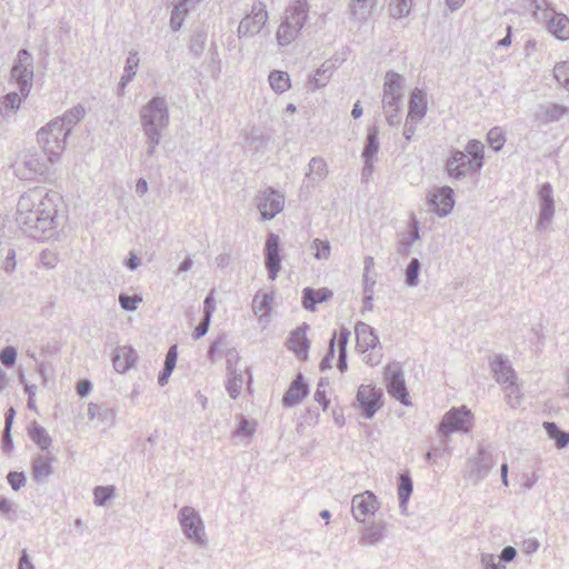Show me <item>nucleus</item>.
Returning <instances> with one entry per match:
<instances>
[{
	"mask_svg": "<svg viewBox=\"0 0 569 569\" xmlns=\"http://www.w3.org/2000/svg\"><path fill=\"white\" fill-rule=\"evenodd\" d=\"M336 333L332 335V337L329 340V347L326 356L322 358L319 365L320 371H326L332 367V360L335 358L336 353Z\"/></svg>",
	"mask_w": 569,
	"mask_h": 569,
	"instance_id": "6e6d98bb",
	"label": "nucleus"
},
{
	"mask_svg": "<svg viewBox=\"0 0 569 569\" xmlns=\"http://www.w3.org/2000/svg\"><path fill=\"white\" fill-rule=\"evenodd\" d=\"M224 357H226L228 373H234V371H238L236 368V365L239 361V355H238L237 350L233 348H227L224 351Z\"/></svg>",
	"mask_w": 569,
	"mask_h": 569,
	"instance_id": "0e129e2a",
	"label": "nucleus"
},
{
	"mask_svg": "<svg viewBox=\"0 0 569 569\" xmlns=\"http://www.w3.org/2000/svg\"><path fill=\"white\" fill-rule=\"evenodd\" d=\"M309 393V386L302 373H298L291 381L288 390L282 397V405L292 408L299 405Z\"/></svg>",
	"mask_w": 569,
	"mask_h": 569,
	"instance_id": "f3484780",
	"label": "nucleus"
},
{
	"mask_svg": "<svg viewBox=\"0 0 569 569\" xmlns=\"http://www.w3.org/2000/svg\"><path fill=\"white\" fill-rule=\"evenodd\" d=\"M52 460L48 455H37L32 460V477L43 482L52 473Z\"/></svg>",
	"mask_w": 569,
	"mask_h": 569,
	"instance_id": "72a5a7b5",
	"label": "nucleus"
},
{
	"mask_svg": "<svg viewBox=\"0 0 569 569\" xmlns=\"http://www.w3.org/2000/svg\"><path fill=\"white\" fill-rule=\"evenodd\" d=\"M119 305L124 311L133 312L138 309V305L142 301L140 296H129L127 293L119 295Z\"/></svg>",
	"mask_w": 569,
	"mask_h": 569,
	"instance_id": "5fc2aeb1",
	"label": "nucleus"
},
{
	"mask_svg": "<svg viewBox=\"0 0 569 569\" xmlns=\"http://www.w3.org/2000/svg\"><path fill=\"white\" fill-rule=\"evenodd\" d=\"M207 36L203 31H197L190 39L189 50L196 56L200 57L206 46Z\"/></svg>",
	"mask_w": 569,
	"mask_h": 569,
	"instance_id": "603ef678",
	"label": "nucleus"
},
{
	"mask_svg": "<svg viewBox=\"0 0 569 569\" xmlns=\"http://www.w3.org/2000/svg\"><path fill=\"white\" fill-rule=\"evenodd\" d=\"M0 360L4 367H12L17 360V349L12 346L4 347L0 351Z\"/></svg>",
	"mask_w": 569,
	"mask_h": 569,
	"instance_id": "bf43d9fd",
	"label": "nucleus"
},
{
	"mask_svg": "<svg viewBox=\"0 0 569 569\" xmlns=\"http://www.w3.org/2000/svg\"><path fill=\"white\" fill-rule=\"evenodd\" d=\"M264 266L270 280H276L281 269L280 257V238L278 234L270 232L264 244Z\"/></svg>",
	"mask_w": 569,
	"mask_h": 569,
	"instance_id": "4468645a",
	"label": "nucleus"
},
{
	"mask_svg": "<svg viewBox=\"0 0 569 569\" xmlns=\"http://www.w3.org/2000/svg\"><path fill=\"white\" fill-rule=\"evenodd\" d=\"M7 479L14 491H18L26 483V476L23 472L10 471Z\"/></svg>",
	"mask_w": 569,
	"mask_h": 569,
	"instance_id": "69168bd1",
	"label": "nucleus"
},
{
	"mask_svg": "<svg viewBox=\"0 0 569 569\" xmlns=\"http://www.w3.org/2000/svg\"><path fill=\"white\" fill-rule=\"evenodd\" d=\"M143 133L148 138V148L146 151V158H144L143 162L148 163V161L154 156L156 149H157L158 144L160 143L161 132L143 131Z\"/></svg>",
	"mask_w": 569,
	"mask_h": 569,
	"instance_id": "864d4df0",
	"label": "nucleus"
},
{
	"mask_svg": "<svg viewBox=\"0 0 569 569\" xmlns=\"http://www.w3.org/2000/svg\"><path fill=\"white\" fill-rule=\"evenodd\" d=\"M227 336L224 333L218 336L209 346L207 357L211 363H214L217 359L221 356L222 348L227 349Z\"/></svg>",
	"mask_w": 569,
	"mask_h": 569,
	"instance_id": "a18cd8bd",
	"label": "nucleus"
},
{
	"mask_svg": "<svg viewBox=\"0 0 569 569\" xmlns=\"http://www.w3.org/2000/svg\"><path fill=\"white\" fill-rule=\"evenodd\" d=\"M308 329L309 326L307 323H302L290 332V336L286 341L287 348L300 360H307L308 358V351L310 348V341L307 338Z\"/></svg>",
	"mask_w": 569,
	"mask_h": 569,
	"instance_id": "dca6fc26",
	"label": "nucleus"
},
{
	"mask_svg": "<svg viewBox=\"0 0 569 569\" xmlns=\"http://www.w3.org/2000/svg\"><path fill=\"white\" fill-rule=\"evenodd\" d=\"M428 110V102L426 98V92L419 88H416L409 99L408 107V120L419 122L421 121Z\"/></svg>",
	"mask_w": 569,
	"mask_h": 569,
	"instance_id": "5701e85b",
	"label": "nucleus"
},
{
	"mask_svg": "<svg viewBox=\"0 0 569 569\" xmlns=\"http://www.w3.org/2000/svg\"><path fill=\"white\" fill-rule=\"evenodd\" d=\"M483 144L476 139L470 140L465 151L455 149L446 161V172L452 180H461L477 173L483 166Z\"/></svg>",
	"mask_w": 569,
	"mask_h": 569,
	"instance_id": "f03ea898",
	"label": "nucleus"
},
{
	"mask_svg": "<svg viewBox=\"0 0 569 569\" xmlns=\"http://www.w3.org/2000/svg\"><path fill=\"white\" fill-rule=\"evenodd\" d=\"M211 322V317L202 316L200 322L197 325V327L193 330L192 337L193 339L198 340L207 335L209 327Z\"/></svg>",
	"mask_w": 569,
	"mask_h": 569,
	"instance_id": "338daca9",
	"label": "nucleus"
},
{
	"mask_svg": "<svg viewBox=\"0 0 569 569\" xmlns=\"http://www.w3.org/2000/svg\"><path fill=\"white\" fill-rule=\"evenodd\" d=\"M487 141L495 151H499L503 147L506 138L502 130L499 127H495L489 130Z\"/></svg>",
	"mask_w": 569,
	"mask_h": 569,
	"instance_id": "8fccbe9b",
	"label": "nucleus"
},
{
	"mask_svg": "<svg viewBox=\"0 0 569 569\" xmlns=\"http://www.w3.org/2000/svg\"><path fill=\"white\" fill-rule=\"evenodd\" d=\"M229 379L226 383V389L229 396L232 399H236L241 390L242 386V373L240 371H234V373H229Z\"/></svg>",
	"mask_w": 569,
	"mask_h": 569,
	"instance_id": "09e8293b",
	"label": "nucleus"
},
{
	"mask_svg": "<svg viewBox=\"0 0 569 569\" xmlns=\"http://www.w3.org/2000/svg\"><path fill=\"white\" fill-rule=\"evenodd\" d=\"M269 83H270V87L277 93H282V92L287 91L291 86L289 74L284 71H280V70H273L270 72Z\"/></svg>",
	"mask_w": 569,
	"mask_h": 569,
	"instance_id": "ea45409f",
	"label": "nucleus"
},
{
	"mask_svg": "<svg viewBox=\"0 0 569 569\" xmlns=\"http://www.w3.org/2000/svg\"><path fill=\"white\" fill-rule=\"evenodd\" d=\"M86 114V109L82 104H77L73 108L67 110L61 117H58L50 121L52 131H57L61 134L62 130H72V127L81 121Z\"/></svg>",
	"mask_w": 569,
	"mask_h": 569,
	"instance_id": "6ab92c4d",
	"label": "nucleus"
},
{
	"mask_svg": "<svg viewBox=\"0 0 569 569\" xmlns=\"http://www.w3.org/2000/svg\"><path fill=\"white\" fill-rule=\"evenodd\" d=\"M413 483L409 471H403L398 476V500L401 512L405 513L409 499L412 495Z\"/></svg>",
	"mask_w": 569,
	"mask_h": 569,
	"instance_id": "473e14b6",
	"label": "nucleus"
},
{
	"mask_svg": "<svg viewBox=\"0 0 569 569\" xmlns=\"http://www.w3.org/2000/svg\"><path fill=\"white\" fill-rule=\"evenodd\" d=\"M268 20V12L266 4L262 2L254 3L248 13L238 26V37L247 38L258 34Z\"/></svg>",
	"mask_w": 569,
	"mask_h": 569,
	"instance_id": "9d476101",
	"label": "nucleus"
},
{
	"mask_svg": "<svg viewBox=\"0 0 569 569\" xmlns=\"http://www.w3.org/2000/svg\"><path fill=\"white\" fill-rule=\"evenodd\" d=\"M421 269V263L418 258H412L405 271L406 283L409 287H416L419 282V273Z\"/></svg>",
	"mask_w": 569,
	"mask_h": 569,
	"instance_id": "49530a36",
	"label": "nucleus"
},
{
	"mask_svg": "<svg viewBox=\"0 0 569 569\" xmlns=\"http://www.w3.org/2000/svg\"><path fill=\"white\" fill-rule=\"evenodd\" d=\"M455 202L453 190L448 186L437 189L433 193H430L428 199L431 210L440 217L448 216L452 211Z\"/></svg>",
	"mask_w": 569,
	"mask_h": 569,
	"instance_id": "2eb2a0df",
	"label": "nucleus"
},
{
	"mask_svg": "<svg viewBox=\"0 0 569 569\" xmlns=\"http://www.w3.org/2000/svg\"><path fill=\"white\" fill-rule=\"evenodd\" d=\"M189 11V6L184 3V1L179 0V2L174 6L171 17H170V28L172 31H178L182 27V22L184 17Z\"/></svg>",
	"mask_w": 569,
	"mask_h": 569,
	"instance_id": "79ce46f5",
	"label": "nucleus"
},
{
	"mask_svg": "<svg viewBox=\"0 0 569 569\" xmlns=\"http://www.w3.org/2000/svg\"><path fill=\"white\" fill-rule=\"evenodd\" d=\"M356 335L358 347H360L363 352L375 349L379 345V338L375 329L365 322H360L356 326Z\"/></svg>",
	"mask_w": 569,
	"mask_h": 569,
	"instance_id": "c756f323",
	"label": "nucleus"
},
{
	"mask_svg": "<svg viewBox=\"0 0 569 569\" xmlns=\"http://www.w3.org/2000/svg\"><path fill=\"white\" fill-rule=\"evenodd\" d=\"M273 301V293H261L257 292L252 300V310L253 312L261 313V318L263 316H268L271 311V303Z\"/></svg>",
	"mask_w": 569,
	"mask_h": 569,
	"instance_id": "58836bf2",
	"label": "nucleus"
},
{
	"mask_svg": "<svg viewBox=\"0 0 569 569\" xmlns=\"http://www.w3.org/2000/svg\"><path fill=\"white\" fill-rule=\"evenodd\" d=\"M299 32L300 30L293 28L290 23L283 20L277 32L278 43L280 46H288L297 38Z\"/></svg>",
	"mask_w": 569,
	"mask_h": 569,
	"instance_id": "37998d69",
	"label": "nucleus"
},
{
	"mask_svg": "<svg viewBox=\"0 0 569 569\" xmlns=\"http://www.w3.org/2000/svg\"><path fill=\"white\" fill-rule=\"evenodd\" d=\"M480 562L485 569H506V566L501 561H496V557L492 553H481Z\"/></svg>",
	"mask_w": 569,
	"mask_h": 569,
	"instance_id": "e2e57ef3",
	"label": "nucleus"
},
{
	"mask_svg": "<svg viewBox=\"0 0 569 569\" xmlns=\"http://www.w3.org/2000/svg\"><path fill=\"white\" fill-rule=\"evenodd\" d=\"M49 171V166L42 157L38 154L27 156L21 166L17 169V174L23 179H32L34 176H44Z\"/></svg>",
	"mask_w": 569,
	"mask_h": 569,
	"instance_id": "a211bd4d",
	"label": "nucleus"
},
{
	"mask_svg": "<svg viewBox=\"0 0 569 569\" xmlns=\"http://www.w3.org/2000/svg\"><path fill=\"white\" fill-rule=\"evenodd\" d=\"M332 297L328 288L313 289L307 287L302 290V307L306 310L315 311L318 303L325 302Z\"/></svg>",
	"mask_w": 569,
	"mask_h": 569,
	"instance_id": "c85d7f7f",
	"label": "nucleus"
},
{
	"mask_svg": "<svg viewBox=\"0 0 569 569\" xmlns=\"http://www.w3.org/2000/svg\"><path fill=\"white\" fill-rule=\"evenodd\" d=\"M87 416L89 420H97L98 425L103 427L112 426L114 421V410L106 403L98 405L90 402L88 405Z\"/></svg>",
	"mask_w": 569,
	"mask_h": 569,
	"instance_id": "cd10ccee",
	"label": "nucleus"
},
{
	"mask_svg": "<svg viewBox=\"0 0 569 569\" xmlns=\"http://www.w3.org/2000/svg\"><path fill=\"white\" fill-rule=\"evenodd\" d=\"M491 367L499 383L508 386H512L515 383L516 373L508 362L501 357L496 358L491 363Z\"/></svg>",
	"mask_w": 569,
	"mask_h": 569,
	"instance_id": "f704fd0d",
	"label": "nucleus"
},
{
	"mask_svg": "<svg viewBox=\"0 0 569 569\" xmlns=\"http://www.w3.org/2000/svg\"><path fill=\"white\" fill-rule=\"evenodd\" d=\"M26 99L22 94L12 91L7 93L1 100V109L7 113H14L21 106L22 100Z\"/></svg>",
	"mask_w": 569,
	"mask_h": 569,
	"instance_id": "c03bdc74",
	"label": "nucleus"
},
{
	"mask_svg": "<svg viewBox=\"0 0 569 569\" xmlns=\"http://www.w3.org/2000/svg\"><path fill=\"white\" fill-rule=\"evenodd\" d=\"M11 78L16 81L19 92L27 98L32 87L33 58L27 49H20L11 69Z\"/></svg>",
	"mask_w": 569,
	"mask_h": 569,
	"instance_id": "0eeeda50",
	"label": "nucleus"
},
{
	"mask_svg": "<svg viewBox=\"0 0 569 569\" xmlns=\"http://www.w3.org/2000/svg\"><path fill=\"white\" fill-rule=\"evenodd\" d=\"M357 401L361 415L366 419H371L376 412L383 406V392L371 385H361L358 388Z\"/></svg>",
	"mask_w": 569,
	"mask_h": 569,
	"instance_id": "9b49d317",
	"label": "nucleus"
},
{
	"mask_svg": "<svg viewBox=\"0 0 569 569\" xmlns=\"http://www.w3.org/2000/svg\"><path fill=\"white\" fill-rule=\"evenodd\" d=\"M569 108L558 103L540 104L536 112V118L543 122H555L560 120L563 116L568 114Z\"/></svg>",
	"mask_w": 569,
	"mask_h": 569,
	"instance_id": "2f4dec72",
	"label": "nucleus"
},
{
	"mask_svg": "<svg viewBox=\"0 0 569 569\" xmlns=\"http://www.w3.org/2000/svg\"><path fill=\"white\" fill-rule=\"evenodd\" d=\"M62 197L46 188L30 189L20 196L16 221L22 232L33 239H44L59 226L58 207Z\"/></svg>",
	"mask_w": 569,
	"mask_h": 569,
	"instance_id": "f257e3e1",
	"label": "nucleus"
},
{
	"mask_svg": "<svg viewBox=\"0 0 569 569\" xmlns=\"http://www.w3.org/2000/svg\"><path fill=\"white\" fill-rule=\"evenodd\" d=\"M53 128L50 127V122L42 127L37 132L38 143L41 146L44 154L47 156V160L53 164L58 161L60 154L66 148L67 138L70 134V130H62L61 134H58L57 131H52Z\"/></svg>",
	"mask_w": 569,
	"mask_h": 569,
	"instance_id": "423d86ee",
	"label": "nucleus"
},
{
	"mask_svg": "<svg viewBox=\"0 0 569 569\" xmlns=\"http://www.w3.org/2000/svg\"><path fill=\"white\" fill-rule=\"evenodd\" d=\"M286 19L293 28L301 30L308 19L307 0H295L286 11Z\"/></svg>",
	"mask_w": 569,
	"mask_h": 569,
	"instance_id": "393cba45",
	"label": "nucleus"
},
{
	"mask_svg": "<svg viewBox=\"0 0 569 569\" xmlns=\"http://www.w3.org/2000/svg\"><path fill=\"white\" fill-rule=\"evenodd\" d=\"M380 149L379 128L376 124L368 127L365 146L361 152L362 160L376 161Z\"/></svg>",
	"mask_w": 569,
	"mask_h": 569,
	"instance_id": "7c9ffc66",
	"label": "nucleus"
},
{
	"mask_svg": "<svg viewBox=\"0 0 569 569\" xmlns=\"http://www.w3.org/2000/svg\"><path fill=\"white\" fill-rule=\"evenodd\" d=\"M473 425V416L466 407L452 408L442 418L438 425V432L442 441L447 442L449 433L468 432Z\"/></svg>",
	"mask_w": 569,
	"mask_h": 569,
	"instance_id": "20e7f679",
	"label": "nucleus"
},
{
	"mask_svg": "<svg viewBox=\"0 0 569 569\" xmlns=\"http://www.w3.org/2000/svg\"><path fill=\"white\" fill-rule=\"evenodd\" d=\"M539 219L538 224L541 226L549 222L555 213V201L552 196V187L549 182H545L540 186L539 192Z\"/></svg>",
	"mask_w": 569,
	"mask_h": 569,
	"instance_id": "4be33fe9",
	"label": "nucleus"
},
{
	"mask_svg": "<svg viewBox=\"0 0 569 569\" xmlns=\"http://www.w3.org/2000/svg\"><path fill=\"white\" fill-rule=\"evenodd\" d=\"M400 101L401 100H396L393 106L389 108L382 103V108L386 113V120L390 127H398L400 123V119L398 117Z\"/></svg>",
	"mask_w": 569,
	"mask_h": 569,
	"instance_id": "13d9d810",
	"label": "nucleus"
},
{
	"mask_svg": "<svg viewBox=\"0 0 569 569\" xmlns=\"http://www.w3.org/2000/svg\"><path fill=\"white\" fill-rule=\"evenodd\" d=\"M308 172L306 173V178L311 181L321 180L327 176V163L322 158L313 157L308 164Z\"/></svg>",
	"mask_w": 569,
	"mask_h": 569,
	"instance_id": "a19ab883",
	"label": "nucleus"
},
{
	"mask_svg": "<svg viewBox=\"0 0 569 569\" xmlns=\"http://www.w3.org/2000/svg\"><path fill=\"white\" fill-rule=\"evenodd\" d=\"M335 63L331 60L325 61L309 79L312 89H320L327 86L335 71Z\"/></svg>",
	"mask_w": 569,
	"mask_h": 569,
	"instance_id": "c9c22d12",
	"label": "nucleus"
},
{
	"mask_svg": "<svg viewBox=\"0 0 569 569\" xmlns=\"http://www.w3.org/2000/svg\"><path fill=\"white\" fill-rule=\"evenodd\" d=\"M137 360V352L130 346H121L116 348L112 355L113 368L119 373L127 372L133 367Z\"/></svg>",
	"mask_w": 569,
	"mask_h": 569,
	"instance_id": "b1692460",
	"label": "nucleus"
},
{
	"mask_svg": "<svg viewBox=\"0 0 569 569\" xmlns=\"http://www.w3.org/2000/svg\"><path fill=\"white\" fill-rule=\"evenodd\" d=\"M312 247L316 248L317 252L315 257L317 259H328L330 254V243L326 240L315 239Z\"/></svg>",
	"mask_w": 569,
	"mask_h": 569,
	"instance_id": "052dcab7",
	"label": "nucleus"
},
{
	"mask_svg": "<svg viewBox=\"0 0 569 569\" xmlns=\"http://www.w3.org/2000/svg\"><path fill=\"white\" fill-rule=\"evenodd\" d=\"M378 0H350L348 4L350 18L356 21H367L375 12Z\"/></svg>",
	"mask_w": 569,
	"mask_h": 569,
	"instance_id": "bb28decb",
	"label": "nucleus"
},
{
	"mask_svg": "<svg viewBox=\"0 0 569 569\" xmlns=\"http://www.w3.org/2000/svg\"><path fill=\"white\" fill-rule=\"evenodd\" d=\"M413 0H390L388 12L395 19L408 17L411 12Z\"/></svg>",
	"mask_w": 569,
	"mask_h": 569,
	"instance_id": "4c0bfd02",
	"label": "nucleus"
},
{
	"mask_svg": "<svg viewBox=\"0 0 569 569\" xmlns=\"http://www.w3.org/2000/svg\"><path fill=\"white\" fill-rule=\"evenodd\" d=\"M329 385L328 379L321 378L318 382L317 390L315 392V400L322 407L323 410H327L330 401L326 396V387Z\"/></svg>",
	"mask_w": 569,
	"mask_h": 569,
	"instance_id": "4d7b16f0",
	"label": "nucleus"
},
{
	"mask_svg": "<svg viewBox=\"0 0 569 569\" xmlns=\"http://www.w3.org/2000/svg\"><path fill=\"white\" fill-rule=\"evenodd\" d=\"M492 465L491 455L483 448L479 449L477 457L470 463V477L476 480L485 478Z\"/></svg>",
	"mask_w": 569,
	"mask_h": 569,
	"instance_id": "a878e982",
	"label": "nucleus"
},
{
	"mask_svg": "<svg viewBox=\"0 0 569 569\" xmlns=\"http://www.w3.org/2000/svg\"><path fill=\"white\" fill-rule=\"evenodd\" d=\"M539 18L545 28L558 40L565 41L569 39V18L553 10H545V12H538Z\"/></svg>",
	"mask_w": 569,
	"mask_h": 569,
	"instance_id": "ddd939ff",
	"label": "nucleus"
},
{
	"mask_svg": "<svg viewBox=\"0 0 569 569\" xmlns=\"http://www.w3.org/2000/svg\"><path fill=\"white\" fill-rule=\"evenodd\" d=\"M402 77L395 72L388 71L383 84L382 103L386 107H392L396 100L402 99Z\"/></svg>",
	"mask_w": 569,
	"mask_h": 569,
	"instance_id": "aec40b11",
	"label": "nucleus"
},
{
	"mask_svg": "<svg viewBox=\"0 0 569 569\" xmlns=\"http://www.w3.org/2000/svg\"><path fill=\"white\" fill-rule=\"evenodd\" d=\"M388 525L380 520L365 526L359 536V543L366 547H372L380 543L387 535Z\"/></svg>",
	"mask_w": 569,
	"mask_h": 569,
	"instance_id": "412c9836",
	"label": "nucleus"
},
{
	"mask_svg": "<svg viewBox=\"0 0 569 569\" xmlns=\"http://www.w3.org/2000/svg\"><path fill=\"white\" fill-rule=\"evenodd\" d=\"M28 435L30 439L42 450L47 451L49 453V447L52 443L51 437L48 435V431L37 423V421H33L31 426L28 429Z\"/></svg>",
	"mask_w": 569,
	"mask_h": 569,
	"instance_id": "e433bc0d",
	"label": "nucleus"
},
{
	"mask_svg": "<svg viewBox=\"0 0 569 569\" xmlns=\"http://www.w3.org/2000/svg\"><path fill=\"white\" fill-rule=\"evenodd\" d=\"M114 495L113 486H97L93 489L94 503L97 506H103L108 500L112 498Z\"/></svg>",
	"mask_w": 569,
	"mask_h": 569,
	"instance_id": "3c124183",
	"label": "nucleus"
},
{
	"mask_svg": "<svg viewBox=\"0 0 569 569\" xmlns=\"http://www.w3.org/2000/svg\"><path fill=\"white\" fill-rule=\"evenodd\" d=\"M143 131L161 132L169 126V109L164 97H153L140 110Z\"/></svg>",
	"mask_w": 569,
	"mask_h": 569,
	"instance_id": "7ed1b4c3",
	"label": "nucleus"
},
{
	"mask_svg": "<svg viewBox=\"0 0 569 569\" xmlns=\"http://www.w3.org/2000/svg\"><path fill=\"white\" fill-rule=\"evenodd\" d=\"M256 206L260 212V219L269 221L283 210L284 196L273 188H267L257 196Z\"/></svg>",
	"mask_w": 569,
	"mask_h": 569,
	"instance_id": "1a4fd4ad",
	"label": "nucleus"
},
{
	"mask_svg": "<svg viewBox=\"0 0 569 569\" xmlns=\"http://www.w3.org/2000/svg\"><path fill=\"white\" fill-rule=\"evenodd\" d=\"M379 507L377 496L370 490L355 495L351 500V513L360 523H365L367 517L373 516Z\"/></svg>",
	"mask_w": 569,
	"mask_h": 569,
	"instance_id": "f8f14e48",
	"label": "nucleus"
},
{
	"mask_svg": "<svg viewBox=\"0 0 569 569\" xmlns=\"http://www.w3.org/2000/svg\"><path fill=\"white\" fill-rule=\"evenodd\" d=\"M553 78L562 88L569 91V61H561L555 66Z\"/></svg>",
	"mask_w": 569,
	"mask_h": 569,
	"instance_id": "de8ad7c7",
	"label": "nucleus"
},
{
	"mask_svg": "<svg viewBox=\"0 0 569 569\" xmlns=\"http://www.w3.org/2000/svg\"><path fill=\"white\" fill-rule=\"evenodd\" d=\"M179 522L184 536L190 541L200 547H207L208 539L204 533L203 520L193 507L184 506L180 509Z\"/></svg>",
	"mask_w": 569,
	"mask_h": 569,
	"instance_id": "39448f33",
	"label": "nucleus"
},
{
	"mask_svg": "<svg viewBox=\"0 0 569 569\" xmlns=\"http://www.w3.org/2000/svg\"><path fill=\"white\" fill-rule=\"evenodd\" d=\"M333 333H336V345L338 347V353L347 352V345L349 341L350 331L347 328L342 327L339 333H337V331H335Z\"/></svg>",
	"mask_w": 569,
	"mask_h": 569,
	"instance_id": "680f3d73",
	"label": "nucleus"
},
{
	"mask_svg": "<svg viewBox=\"0 0 569 569\" xmlns=\"http://www.w3.org/2000/svg\"><path fill=\"white\" fill-rule=\"evenodd\" d=\"M385 380L387 390L391 397L403 406L411 403L400 363L392 362L385 368Z\"/></svg>",
	"mask_w": 569,
	"mask_h": 569,
	"instance_id": "6e6552de",
	"label": "nucleus"
},
{
	"mask_svg": "<svg viewBox=\"0 0 569 569\" xmlns=\"http://www.w3.org/2000/svg\"><path fill=\"white\" fill-rule=\"evenodd\" d=\"M1 268L4 269L6 272L11 273L16 269V250L12 248H8L6 250V257L2 261Z\"/></svg>",
	"mask_w": 569,
	"mask_h": 569,
	"instance_id": "774afa93",
	"label": "nucleus"
}]
</instances>
